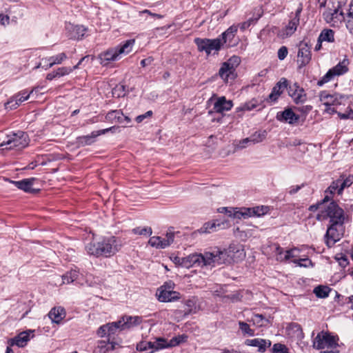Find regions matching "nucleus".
Returning <instances> with one entry per match:
<instances>
[{"mask_svg":"<svg viewBox=\"0 0 353 353\" xmlns=\"http://www.w3.org/2000/svg\"><path fill=\"white\" fill-rule=\"evenodd\" d=\"M160 240H161V236H152L150 239V240L148 241V243L152 247H154V248L159 249V243H160Z\"/></svg>","mask_w":353,"mask_h":353,"instance_id":"nucleus-56","label":"nucleus"},{"mask_svg":"<svg viewBox=\"0 0 353 353\" xmlns=\"http://www.w3.org/2000/svg\"><path fill=\"white\" fill-rule=\"evenodd\" d=\"M339 345L337 340L334 336L330 335L326 332L318 333L313 341V347L317 350L326 349L323 353H336Z\"/></svg>","mask_w":353,"mask_h":353,"instance_id":"nucleus-6","label":"nucleus"},{"mask_svg":"<svg viewBox=\"0 0 353 353\" xmlns=\"http://www.w3.org/2000/svg\"><path fill=\"white\" fill-rule=\"evenodd\" d=\"M122 112L120 110H115L110 111L105 115V119L110 123H119L121 122Z\"/></svg>","mask_w":353,"mask_h":353,"instance_id":"nucleus-32","label":"nucleus"},{"mask_svg":"<svg viewBox=\"0 0 353 353\" xmlns=\"http://www.w3.org/2000/svg\"><path fill=\"white\" fill-rule=\"evenodd\" d=\"M99 281L98 279H95L92 274H86L85 282L89 286H93L97 284Z\"/></svg>","mask_w":353,"mask_h":353,"instance_id":"nucleus-59","label":"nucleus"},{"mask_svg":"<svg viewBox=\"0 0 353 353\" xmlns=\"http://www.w3.org/2000/svg\"><path fill=\"white\" fill-rule=\"evenodd\" d=\"M159 338L155 341H141L137 345V350L140 352L152 350L150 353H153L156 350H161L159 347Z\"/></svg>","mask_w":353,"mask_h":353,"instance_id":"nucleus-28","label":"nucleus"},{"mask_svg":"<svg viewBox=\"0 0 353 353\" xmlns=\"http://www.w3.org/2000/svg\"><path fill=\"white\" fill-rule=\"evenodd\" d=\"M268 211L269 207L261 205L240 209L223 208L220 212H225L229 216L234 219H246L252 216H261L267 214Z\"/></svg>","mask_w":353,"mask_h":353,"instance_id":"nucleus-5","label":"nucleus"},{"mask_svg":"<svg viewBox=\"0 0 353 353\" xmlns=\"http://www.w3.org/2000/svg\"><path fill=\"white\" fill-rule=\"evenodd\" d=\"M239 325L240 330L244 335H248L250 336L254 335V330L251 329L250 325L247 323L243 321H239Z\"/></svg>","mask_w":353,"mask_h":353,"instance_id":"nucleus-44","label":"nucleus"},{"mask_svg":"<svg viewBox=\"0 0 353 353\" xmlns=\"http://www.w3.org/2000/svg\"><path fill=\"white\" fill-rule=\"evenodd\" d=\"M288 94L296 104L303 103L307 100L305 90L296 83L289 86Z\"/></svg>","mask_w":353,"mask_h":353,"instance_id":"nucleus-16","label":"nucleus"},{"mask_svg":"<svg viewBox=\"0 0 353 353\" xmlns=\"http://www.w3.org/2000/svg\"><path fill=\"white\" fill-rule=\"evenodd\" d=\"M353 182V177L349 176L344 178H340L337 180L333 181L331 185L328 187L327 190L325 191V193L330 192V194H334V192H337L338 194H341L343 190L345 188L350 187Z\"/></svg>","mask_w":353,"mask_h":353,"instance_id":"nucleus-13","label":"nucleus"},{"mask_svg":"<svg viewBox=\"0 0 353 353\" xmlns=\"http://www.w3.org/2000/svg\"><path fill=\"white\" fill-rule=\"evenodd\" d=\"M48 316L53 323H59L65 317V310L62 307H54L48 313Z\"/></svg>","mask_w":353,"mask_h":353,"instance_id":"nucleus-27","label":"nucleus"},{"mask_svg":"<svg viewBox=\"0 0 353 353\" xmlns=\"http://www.w3.org/2000/svg\"><path fill=\"white\" fill-rule=\"evenodd\" d=\"M319 37V41L334 42V32L331 29H324L321 31Z\"/></svg>","mask_w":353,"mask_h":353,"instance_id":"nucleus-34","label":"nucleus"},{"mask_svg":"<svg viewBox=\"0 0 353 353\" xmlns=\"http://www.w3.org/2000/svg\"><path fill=\"white\" fill-rule=\"evenodd\" d=\"M34 330H28L21 332L17 336L12 338L8 341V344L10 346L17 345L19 347H25L28 342L30 340V335L33 334ZM33 335H32V337Z\"/></svg>","mask_w":353,"mask_h":353,"instance_id":"nucleus-17","label":"nucleus"},{"mask_svg":"<svg viewBox=\"0 0 353 353\" xmlns=\"http://www.w3.org/2000/svg\"><path fill=\"white\" fill-rule=\"evenodd\" d=\"M323 17L327 23L333 21L334 19L338 20L344 19L343 11H339V8H335L333 11L331 10H327L323 13Z\"/></svg>","mask_w":353,"mask_h":353,"instance_id":"nucleus-29","label":"nucleus"},{"mask_svg":"<svg viewBox=\"0 0 353 353\" xmlns=\"http://www.w3.org/2000/svg\"><path fill=\"white\" fill-rule=\"evenodd\" d=\"M188 336L186 334L176 336L168 341L164 338H159V347L161 349L169 348L177 346L181 343H185Z\"/></svg>","mask_w":353,"mask_h":353,"instance_id":"nucleus-18","label":"nucleus"},{"mask_svg":"<svg viewBox=\"0 0 353 353\" xmlns=\"http://www.w3.org/2000/svg\"><path fill=\"white\" fill-rule=\"evenodd\" d=\"M118 129V127L112 126L108 128H105L103 130H100L97 131H93L90 134L81 136L77 138L78 143L81 145H89L93 143L95 141V139L101 135L104 134L108 132H115V131Z\"/></svg>","mask_w":353,"mask_h":353,"instance_id":"nucleus-14","label":"nucleus"},{"mask_svg":"<svg viewBox=\"0 0 353 353\" xmlns=\"http://www.w3.org/2000/svg\"><path fill=\"white\" fill-rule=\"evenodd\" d=\"M282 118L283 119L289 123L290 124H293L296 123L299 119V116L296 114L291 109L288 108L282 112Z\"/></svg>","mask_w":353,"mask_h":353,"instance_id":"nucleus-31","label":"nucleus"},{"mask_svg":"<svg viewBox=\"0 0 353 353\" xmlns=\"http://www.w3.org/2000/svg\"><path fill=\"white\" fill-rule=\"evenodd\" d=\"M124 318L125 319V321L126 322V326L128 329L139 325L142 322V318L138 316H124Z\"/></svg>","mask_w":353,"mask_h":353,"instance_id":"nucleus-38","label":"nucleus"},{"mask_svg":"<svg viewBox=\"0 0 353 353\" xmlns=\"http://www.w3.org/2000/svg\"><path fill=\"white\" fill-rule=\"evenodd\" d=\"M174 239V233L172 232H168L165 238L161 237L159 249H164L173 243Z\"/></svg>","mask_w":353,"mask_h":353,"instance_id":"nucleus-35","label":"nucleus"},{"mask_svg":"<svg viewBox=\"0 0 353 353\" xmlns=\"http://www.w3.org/2000/svg\"><path fill=\"white\" fill-rule=\"evenodd\" d=\"M259 105V101L252 99L250 101L242 104L241 106L236 108V112H245V111H251L254 108H256Z\"/></svg>","mask_w":353,"mask_h":353,"instance_id":"nucleus-33","label":"nucleus"},{"mask_svg":"<svg viewBox=\"0 0 353 353\" xmlns=\"http://www.w3.org/2000/svg\"><path fill=\"white\" fill-rule=\"evenodd\" d=\"M152 114V112L151 110H149L148 112H146L145 114H141V115H139L136 117V121L137 123H141L142 122L145 118L147 117H151Z\"/></svg>","mask_w":353,"mask_h":353,"instance_id":"nucleus-61","label":"nucleus"},{"mask_svg":"<svg viewBox=\"0 0 353 353\" xmlns=\"http://www.w3.org/2000/svg\"><path fill=\"white\" fill-rule=\"evenodd\" d=\"M97 335L103 338L106 335H108V330H107L106 325H101L97 330Z\"/></svg>","mask_w":353,"mask_h":353,"instance_id":"nucleus-60","label":"nucleus"},{"mask_svg":"<svg viewBox=\"0 0 353 353\" xmlns=\"http://www.w3.org/2000/svg\"><path fill=\"white\" fill-rule=\"evenodd\" d=\"M67 59V55L64 52L59 53L57 55L52 56L50 57H46L42 59V61L44 63V65L42 68L47 70L49 68H52L54 65L61 64L63 61Z\"/></svg>","mask_w":353,"mask_h":353,"instance_id":"nucleus-20","label":"nucleus"},{"mask_svg":"<svg viewBox=\"0 0 353 353\" xmlns=\"http://www.w3.org/2000/svg\"><path fill=\"white\" fill-rule=\"evenodd\" d=\"M299 250L296 248H294L291 250H289L285 252V254L283 255V249L277 246L276 248V260L279 261H283L284 260H288L292 258H296L299 256Z\"/></svg>","mask_w":353,"mask_h":353,"instance_id":"nucleus-25","label":"nucleus"},{"mask_svg":"<svg viewBox=\"0 0 353 353\" xmlns=\"http://www.w3.org/2000/svg\"><path fill=\"white\" fill-rule=\"evenodd\" d=\"M37 88H34L30 92H28L27 90H24L19 92L18 94L14 95L15 100L17 103H19V105L23 101L28 100L30 98V94H32L34 91H36Z\"/></svg>","mask_w":353,"mask_h":353,"instance_id":"nucleus-37","label":"nucleus"},{"mask_svg":"<svg viewBox=\"0 0 353 353\" xmlns=\"http://www.w3.org/2000/svg\"><path fill=\"white\" fill-rule=\"evenodd\" d=\"M316 219L323 221L329 219L330 224L325 235V243L332 247L343 235L345 215L343 210L335 202L325 205L316 215Z\"/></svg>","mask_w":353,"mask_h":353,"instance_id":"nucleus-1","label":"nucleus"},{"mask_svg":"<svg viewBox=\"0 0 353 353\" xmlns=\"http://www.w3.org/2000/svg\"><path fill=\"white\" fill-rule=\"evenodd\" d=\"M330 196L327 194L325 196L324 199L322 200V201L316 205H312L310 206L309 210L310 211H316L318 209L320 210L324 208L325 203H327L330 200Z\"/></svg>","mask_w":353,"mask_h":353,"instance_id":"nucleus-47","label":"nucleus"},{"mask_svg":"<svg viewBox=\"0 0 353 353\" xmlns=\"http://www.w3.org/2000/svg\"><path fill=\"white\" fill-rule=\"evenodd\" d=\"M134 44V39L127 40L123 45L110 48L101 53L99 54L101 63L106 65L111 61L119 60L121 59V55H125L132 52Z\"/></svg>","mask_w":353,"mask_h":353,"instance_id":"nucleus-4","label":"nucleus"},{"mask_svg":"<svg viewBox=\"0 0 353 353\" xmlns=\"http://www.w3.org/2000/svg\"><path fill=\"white\" fill-rule=\"evenodd\" d=\"M349 64L348 59H344L342 61L339 62L336 66L331 68V71L335 76H339L347 72Z\"/></svg>","mask_w":353,"mask_h":353,"instance_id":"nucleus-30","label":"nucleus"},{"mask_svg":"<svg viewBox=\"0 0 353 353\" xmlns=\"http://www.w3.org/2000/svg\"><path fill=\"white\" fill-rule=\"evenodd\" d=\"M245 344L248 346L256 347L258 348V352L263 353L268 347H270L272 343L270 340L256 338L245 340Z\"/></svg>","mask_w":353,"mask_h":353,"instance_id":"nucleus-21","label":"nucleus"},{"mask_svg":"<svg viewBox=\"0 0 353 353\" xmlns=\"http://www.w3.org/2000/svg\"><path fill=\"white\" fill-rule=\"evenodd\" d=\"M251 321L252 323L258 327L265 326L268 323V320L266 319L262 314H254L252 317Z\"/></svg>","mask_w":353,"mask_h":353,"instance_id":"nucleus-42","label":"nucleus"},{"mask_svg":"<svg viewBox=\"0 0 353 353\" xmlns=\"http://www.w3.org/2000/svg\"><path fill=\"white\" fill-rule=\"evenodd\" d=\"M241 63V59L238 56H232L221 64L219 70V77L225 81L234 80L236 77V69Z\"/></svg>","mask_w":353,"mask_h":353,"instance_id":"nucleus-8","label":"nucleus"},{"mask_svg":"<svg viewBox=\"0 0 353 353\" xmlns=\"http://www.w3.org/2000/svg\"><path fill=\"white\" fill-rule=\"evenodd\" d=\"M152 61L153 59L151 57H148L147 59L141 60V65L142 67H145L146 65L151 64Z\"/></svg>","mask_w":353,"mask_h":353,"instance_id":"nucleus-63","label":"nucleus"},{"mask_svg":"<svg viewBox=\"0 0 353 353\" xmlns=\"http://www.w3.org/2000/svg\"><path fill=\"white\" fill-rule=\"evenodd\" d=\"M228 226V223L226 222H219V221H212V222H207L203 224V225L198 230V232L201 234L203 233H212L217 231L219 229H223Z\"/></svg>","mask_w":353,"mask_h":353,"instance_id":"nucleus-23","label":"nucleus"},{"mask_svg":"<svg viewBox=\"0 0 353 353\" xmlns=\"http://www.w3.org/2000/svg\"><path fill=\"white\" fill-rule=\"evenodd\" d=\"M287 86V80L285 79H281L272 88V90L269 95V99L272 101H275L283 93L284 89L286 88Z\"/></svg>","mask_w":353,"mask_h":353,"instance_id":"nucleus-26","label":"nucleus"},{"mask_svg":"<svg viewBox=\"0 0 353 353\" xmlns=\"http://www.w3.org/2000/svg\"><path fill=\"white\" fill-rule=\"evenodd\" d=\"M105 325L107 326V330H108V336L115 334V332L117 331L116 327L112 326L113 323H107Z\"/></svg>","mask_w":353,"mask_h":353,"instance_id":"nucleus-62","label":"nucleus"},{"mask_svg":"<svg viewBox=\"0 0 353 353\" xmlns=\"http://www.w3.org/2000/svg\"><path fill=\"white\" fill-rule=\"evenodd\" d=\"M330 288L327 286L319 285L314 289V293L319 298H325L328 296Z\"/></svg>","mask_w":353,"mask_h":353,"instance_id":"nucleus-40","label":"nucleus"},{"mask_svg":"<svg viewBox=\"0 0 353 353\" xmlns=\"http://www.w3.org/2000/svg\"><path fill=\"white\" fill-rule=\"evenodd\" d=\"M79 273L77 270H70L62 276V284H69L78 279Z\"/></svg>","mask_w":353,"mask_h":353,"instance_id":"nucleus-36","label":"nucleus"},{"mask_svg":"<svg viewBox=\"0 0 353 353\" xmlns=\"http://www.w3.org/2000/svg\"><path fill=\"white\" fill-rule=\"evenodd\" d=\"M125 319L123 316L121 320L116 321V322H112L113 325L112 326H113L114 327H116L117 330H123L128 329Z\"/></svg>","mask_w":353,"mask_h":353,"instance_id":"nucleus-53","label":"nucleus"},{"mask_svg":"<svg viewBox=\"0 0 353 353\" xmlns=\"http://www.w3.org/2000/svg\"><path fill=\"white\" fill-rule=\"evenodd\" d=\"M86 32V28L83 26H75L73 27L72 38L74 39H81Z\"/></svg>","mask_w":353,"mask_h":353,"instance_id":"nucleus-39","label":"nucleus"},{"mask_svg":"<svg viewBox=\"0 0 353 353\" xmlns=\"http://www.w3.org/2000/svg\"><path fill=\"white\" fill-rule=\"evenodd\" d=\"M237 30V26H232L221 34L219 39L221 40L223 46L224 44H227L228 47L232 46V41L236 35Z\"/></svg>","mask_w":353,"mask_h":353,"instance_id":"nucleus-24","label":"nucleus"},{"mask_svg":"<svg viewBox=\"0 0 353 353\" xmlns=\"http://www.w3.org/2000/svg\"><path fill=\"white\" fill-rule=\"evenodd\" d=\"M311 60L310 47L307 43L301 41L299 43L297 62L299 67L305 66Z\"/></svg>","mask_w":353,"mask_h":353,"instance_id":"nucleus-15","label":"nucleus"},{"mask_svg":"<svg viewBox=\"0 0 353 353\" xmlns=\"http://www.w3.org/2000/svg\"><path fill=\"white\" fill-rule=\"evenodd\" d=\"M346 27L351 34H353V22L352 21H346Z\"/></svg>","mask_w":353,"mask_h":353,"instance_id":"nucleus-64","label":"nucleus"},{"mask_svg":"<svg viewBox=\"0 0 353 353\" xmlns=\"http://www.w3.org/2000/svg\"><path fill=\"white\" fill-rule=\"evenodd\" d=\"M133 232L134 234H140V235H151L152 233V229L150 227L145 228H136L133 229Z\"/></svg>","mask_w":353,"mask_h":353,"instance_id":"nucleus-49","label":"nucleus"},{"mask_svg":"<svg viewBox=\"0 0 353 353\" xmlns=\"http://www.w3.org/2000/svg\"><path fill=\"white\" fill-rule=\"evenodd\" d=\"M251 139L250 137L243 139L239 141V143L236 145L237 149H243L246 147L247 145H251Z\"/></svg>","mask_w":353,"mask_h":353,"instance_id":"nucleus-57","label":"nucleus"},{"mask_svg":"<svg viewBox=\"0 0 353 353\" xmlns=\"http://www.w3.org/2000/svg\"><path fill=\"white\" fill-rule=\"evenodd\" d=\"M267 133L265 130L255 132L250 136L251 143L256 144L263 141L266 137Z\"/></svg>","mask_w":353,"mask_h":353,"instance_id":"nucleus-41","label":"nucleus"},{"mask_svg":"<svg viewBox=\"0 0 353 353\" xmlns=\"http://www.w3.org/2000/svg\"><path fill=\"white\" fill-rule=\"evenodd\" d=\"M301 10V8L296 10L294 17L289 21L288 24L277 33V36L279 37L285 39L290 37L294 33L299 24Z\"/></svg>","mask_w":353,"mask_h":353,"instance_id":"nucleus-12","label":"nucleus"},{"mask_svg":"<svg viewBox=\"0 0 353 353\" xmlns=\"http://www.w3.org/2000/svg\"><path fill=\"white\" fill-rule=\"evenodd\" d=\"M196 312V302L194 299H188L185 301V315Z\"/></svg>","mask_w":353,"mask_h":353,"instance_id":"nucleus-43","label":"nucleus"},{"mask_svg":"<svg viewBox=\"0 0 353 353\" xmlns=\"http://www.w3.org/2000/svg\"><path fill=\"white\" fill-rule=\"evenodd\" d=\"M321 102L325 106H336L344 104L348 97L338 93L331 94L327 91H322L319 95Z\"/></svg>","mask_w":353,"mask_h":353,"instance_id":"nucleus-11","label":"nucleus"},{"mask_svg":"<svg viewBox=\"0 0 353 353\" xmlns=\"http://www.w3.org/2000/svg\"><path fill=\"white\" fill-rule=\"evenodd\" d=\"M232 106V101L227 100L225 97H220L214 103L213 111L216 113L223 114L225 111L230 110Z\"/></svg>","mask_w":353,"mask_h":353,"instance_id":"nucleus-19","label":"nucleus"},{"mask_svg":"<svg viewBox=\"0 0 353 353\" xmlns=\"http://www.w3.org/2000/svg\"><path fill=\"white\" fill-rule=\"evenodd\" d=\"M72 71H73V69L72 68H70V67H61V68H59L56 70V73H57L56 75H57L58 77H63V76L69 74Z\"/></svg>","mask_w":353,"mask_h":353,"instance_id":"nucleus-51","label":"nucleus"},{"mask_svg":"<svg viewBox=\"0 0 353 353\" xmlns=\"http://www.w3.org/2000/svg\"><path fill=\"white\" fill-rule=\"evenodd\" d=\"M120 244L115 236L103 239L99 242H90L85 245L88 254L99 257L114 255L119 249Z\"/></svg>","mask_w":353,"mask_h":353,"instance_id":"nucleus-3","label":"nucleus"},{"mask_svg":"<svg viewBox=\"0 0 353 353\" xmlns=\"http://www.w3.org/2000/svg\"><path fill=\"white\" fill-rule=\"evenodd\" d=\"M194 43L197 46L199 51H205L208 55L212 51L218 52L223 46L219 37L214 39L196 38Z\"/></svg>","mask_w":353,"mask_h":353,"instance_id":"nucleus-10","label":"nucleus"},{"mask_svg":"<svg viewBox=\"0 0 353 353\" xmlns=\"http://www.w3.org/2000/svg\"><path fill=\"white\" fill-rule=\"evenodd\" d=\"M177 259L179 264L186 268L192 266L215 267L230 262V260L228 251L219 248H214L211 251L205 252L203 254L194 253L186 257Z\"/></svg>","mask_w":353,"mask_h":353,"instance_id":"nucleus-2","label":"nucleus"},{"mask_svg":"<svg viewBox=\"0 0 353 353\" xmlns=\"http://www.w3.org/2000/svg\"><path fill=\"white\" fill-rule=\"evenodd\" d=\"M272 353H289L285 345L281 343H275L272 347Z\"/></svg>","mask_w":353,"mask_h":353,"instance_id":"nucleus-50","label":"nucleus"},{"mask_svg":"<svg viewBox=\"0 0 353 353\" xmlns=\"http://www.w3.org/2000/svg\"><path fill=\"white\" fill-rule=\"evenodd\" d=\"M19 106V103L15 100L14 96H13L7 103H5V108L7 110H14Z\"/></svg>","mask_w":353,"mask_h":353,"instance_id":"nucleus-54","label":"nucleus"},{"mask_svg":"<svg viewBox=\"0 0 353 353\" xmlns=\"http://www.w3.org/2000/svg\"><path fill=\"white\" fill-rule=\"evenodd\" d=\"M261 17V14H259L255 18H250L248 21L243 22L240 24V29L241 30H245L248 28L252 24L254 23Z\"/></svg>","mask_w":353,"mask_h":353,"instance_id":"nucleus-48","label":"nucleus"},{"mask_svg":"<svg viewBox=\"0 0 353 353\" xmlns=\"http://www.w3.org/2000/svg\"><path fill=\"white\" fill-rule=\"evenodd\" d=\"M174 283L172 281L165 283L158 288L157 296L161 302H171L180 299L179 292L174 291Z\"/></svg>","mask_w":353,"mask_h":353,"instance_id":"nucleus-9","label":"nucleus"},{"mask_svg":"<svg viewBox=\"0 0 353 353\" xmlns=\"http://www.w3.org/2000/svg\"><path fill=\"white\" fill-rule=\"evenodd\" d=\"M112 95L114 97L119 98L124 97L125 94V89L123 85H117L112 89Z\"/></svg>","mask_w":353,"mask_h":353,"instance_id":"nucleus-45","label":"nucleus"},{"mask_svg":"<svg viewBox=\"0 0 353 353\" xmlns=\"http://www.w3.org/2000/svg\"><path fill=\"white\" fill-rule=\"evenodd\" d=\"M338 116L341 119H353V110L349 108L346 113L337 112Z\"/></svg>","mask_w":353,"mask_h":353,"instance_id":"nucleus-58","label":"nucleus"},{"mask_svg":"<svg viewBox=\"0 0 353 353\" xmlns=\"http://www.w3.org/2000/svg\"><path fill=\"white\" fill-rule=\"evenodd\" d=\"M35 178L25 179L21 181H14L12 183L19 189L23 190L26 192L36 193L39 191V189H34L32 188Z\"/></svg>","mask_w":353,"mask_h":353,"instance_id":"nucleus-22","label":"nucleus"},{"mask_svg":"<svg viewBox=\"0 0 353 353\" xmlns=\"http://www.w3.org/2000/svg\"><path fill=\"white\" fill-rule=\"evenodd\" d=\"M278 58L280 60H283L285 59L288 54V50L287 47L281 46L278 50Z\"/></svg>","mask_w":353,"mask_h":353,"instance_id":"nucleus-55","label":"nucleus"},{"mask_svg":"<svg viewBox=\"0 0 353 353\" xmlns=\"http://www.w3.org/2000/svg\"><path fill=\"white\" fill-rule=\"evenodd\" d=\"M334 77H335V75L333 74V72L330 69L327 72V73L321 78V79H320L318 81L317 84H318V85L321 86L323 84L330 81Z\"/></svg>","mask_w":353,"mask_h":353,"instance_id":"nucleus-46","label":"nucleus"},{"mask_svg":"<svg viewBox=\"0 0 353 353\" xmlns=\"http://www.w3.org/2000/svg\"><path fill=\"white\" fill-rule=\"evenodd\" d=\"M293 263L300 267H305V268H307L312 265L311 260H310L307 258L301 259H294V260H293Z\"/></svg>","mask_w":353,"mask_h":353,"instance_id":"nucleus-52","label":"nucleus"},{"mask_svg":"<svg viewBox=\"0 0 353 353\" xmlns=\"http://www.w3.org/2000/svg\"><path fill=\"white\" fill-rule=\"evenodd\" d=\"M8 140L0 144L1 150H21L29 144V139L28 134L23 131H17L12 132L7 136Z\"/></svg>","mask_w":353,"mask_h":353,"instance_id":"nucleus-7","label":"nucleus"}]
</instances>
